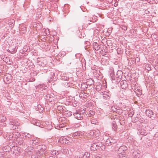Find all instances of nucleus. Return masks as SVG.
I'll return each mask as SVG.
<instances>
[{
  "instance_id": "nucleus-14",
  "label": "nucleus",
  "mask_w": 158,
  "mask_h": 158,
  "mask_svg": "<svg viewBox=\"0 0 158 158\" xmlns=\"http://www.w3.org/2000/svg\"><path fill=\"white\" fill-rule=\"evenodd\" d=\"M7 77H8L6 75H5V76L4 77V81H5L6 80H8V79H7Z\"/></svg>"
},
{
  "instance_id": "nucleus-7",
  "label": "nucleus",
  "mask_w": 158,
  "mask_h": 158,
  "mask_svg": "<svg viewBox=\"0 0 158 158\" xmlns=\"http://www.w3.org/2000/svg\"><path fill=\"white\" fill-rule=\"evenodd\" d=\"M141 90L139 89H135V92L136 93V94L138 95H140L142 94V91Z\"/></svg>"
},
{
  "instance_id": "nucleus-10",
  "label": "nucleus",
  "mask_w": 158,
  "mask_h": 158,
  "mask_svg": "<svg viewBox=\"0 0 158 158\" xmlns=\"http://www.w3.org/2000/svg\"><path fill=\"white\" fill-rule=\"evenodd\" d=\"M94 48L95 50H98L99 49L98 44L96 43H94L93 44Z\"/></svg>"
},
{
  "instance_id": "nucleus-15",
  "label": "nucleus",
  "mask_w": 158,
  "mask_h": 158,
  "mask_svg": "<svg viewBox=\"0 0 158 158\" xmlns=\"http://www.w3.org/2000/svg\"><path fill=\"white\" fill-rule=\"evenodd\" d=\"M66 139H69V141H70L71 142V140H72V139L71 137H68Z\"/></svg>"
},
{
  "instance_id": "nucleus-8",
  "label": "nucleus",
  "mask_w": 158,
  "mask_h": 158,
  "mask_svg": "<svg viewBox=\"0 0 158 158\" xmlns=\"http://www.w3.org/2000/svg\"><path fill=\"white\" fill-rule=\"evenodd\" d=\"M118 154V156L120 158H123L125 156V153L123 151L122 152Z\"/></svg>"
},
{
  "instance_id": "nucleus-13",
  "label": "nucleus",
  "mask_w": 158,
  "mask_h": 158,
  "mask_svg": "<svg viewBox=\"0 0 158 158\" xmlns=\"http://www.w3.org/2000/svg\"><path fill=\"white\" fill-rule=\"evenodd\" d=\"M5 81L7 83H9V82H10V79L9 78L8 79V80H6Z\"/></svg>"
},
{
  "instance_id": "nucleus-6",
  "label": "nucleus",
  "mask_w": 158,
  "mask_h": 158,
  "mask_svg": "<svg viewBox=\"0 0 158 158\" xmlns=\"http://www.w3.org/2000/svg\"><path fill=\"white\" fill-rule=\"evenodd\" d=\"M63 143H64L66 144H68L69 145L71 144L73 142V140H71V142L69 141V139H66V138H64L63 139Z\"/></svg>"
},
{
  "instance_id": "nucleus-12",
  "label": "nucleus",
  "mask_w": 158,
  "mask_h": 158,
  "mask_svg": "<svg viewBox=\"0 0 158 158\" xmlns=\"http://www.w3.org/2000/svg\"><path fill=\"white\" fill-rule=\"evenodd\" d=\"M32 158H39V157L37 155H34L31 156Z\"/></svg>"
},
{
  "instance_id": "nucleus-4",
  "label": "nucleus",
  "mask_w": 158,
  "mask_h": 158,
  "mask_svg": "<svg viewBox=\"0 0 158 158\" xmlns=\"http://www.w3.org/2000/svg\"><path fill=\"white\" fill-rule=\"evenodd\" d=\"M127 150V148L124 146H122L120 147L118 150V153H120L122 152L123 151L124 152Z\"/></svg>"
},
{
  "instance_id": "nucleus-11",
  "label": "nucleus",
  "mask_w": 158,
  "mask_h": 158,
  "mask_svg": "<svg viewBox=\"0 0 158 158\" xmlns=\"http://www.w3.org/2000/svg\"><path fill=\"white\" fill-rule=\"evenodd\" d=\"M76 118L78 120H81L83 119L82 116H81V115H80L79 114H77Z\"/></svg>"
},
{
  "instance_id": "nucleus-3",
  "label": "nucleus",
  "mask_w": 158,
  "mask_h": 158,
  "mask_svg": "<svg viewBox=\"0 0 158 158\" xmlns=\"http://www.w3.org/2000/svg\"><path fill=\"white\" fill-rule=\"evenodd\" d=\"M100 148V147L96 143H93L91 145L90 149L92 150L95 151L98 149Z\"/></svg>"
},
{
  "instance_id": "nucleus-18",
  "label": "nucleus",
  "mask_w": 158,
  "mask_h": 158,
  "mask_svg": "<svg viewBox=\"0 0 158 158\" xmlns=\"http://www.w3.org/2000/svg\"><path fill=\"white\" fill-rule=\"evenodd\" d=\"M141 135H144V134H142L141 133Z\"/></svg>"
},
{
  "instance_id": "nucleus-1",
  "label": "nucleus",
  "mask_w": 158,
  "mask_h": 158,
  "mask_svg": "<svg viewBox=\"0 0 158 158\" xmlns=\"http://www.w3.org/2000/svg\"><path fill=\"white\" fill-rule=\"evenodd\" d=\"M84 134L83 132L77 131L73 133L72 135V136L73 138L78 139L82 136Z\"/></svg>"
},
{
  "instance_id": "nucleus-2",
  "label": "nucleus",
  "mask_w": 158,
  "mask_h": 158,
  "mask_svg": "<svg viewBox=\"0 0 158 158\" xmlns=\"http://www.w3.org/2000/svg\"><path fill=\"white\" fill-rule=\"evenodd\" d=\"M120 84L121 87L123 89H126L128 85L127 82L126 81H122Z\"/></svg>"
},
{
  "instance_id": "nucleus-17",
  "label": "nucleus",
  "mask_w": 158,
  "mask_h": 158,
  "mask_svg": "<svg viewBox=\"0 0 158 158\" xmlns=\"http://www.w3.org/2000/svg\"><path fill=\"white\" fill-rule=\"evenodd\" d=\"M91 112H93V111H90V113H91Z\"/></svg>"
},
{
  "instance_id": "nucleus-5",
  "label": "nucleus",
  "mask_w": 158,
  "mask_h": 158,
  "mask_svg": "<svg viewBox=\"0 0 158 158\" xmlns=\"http://www.w3.org/2000/svg\"><path fill=\"white\" fill-rule=\"evenodd\" d=\"M153 112L151 110H148L146 111V115L148 117L151 118L153 115Z\"/></svg>"
},
{
  "instance_id": "nucleus-9",
  "label": "nucleus",
  "mask_w": 158,
  "mask_h": 158,
  "mask_svg": "<svg viewBox=\"0 0 158 158\" xmlns=\"http://www.w3.org/2000/svg\"><path fill=\"white\" fill-rule=\"evenodd\" d=\"M90 154L88 152H85L83 155L82 158H89Z\"/></svg>"
},
{
  "instance_id": "nucleus-16",
  "label": "nucleus",
  "mask_w": 158,
  "mask_h": 158,
  "mask_svg": "<svg viewBox=\"0 0 158 158\" xmlns=\"http://www.w3.org/2000/svg\"><path fill=\"white\" fill-rule=\"evenodd\" d=\"M20 149H21V148H17V150H19V152L20 151Z\"/></svg>"
}]
</instances>
